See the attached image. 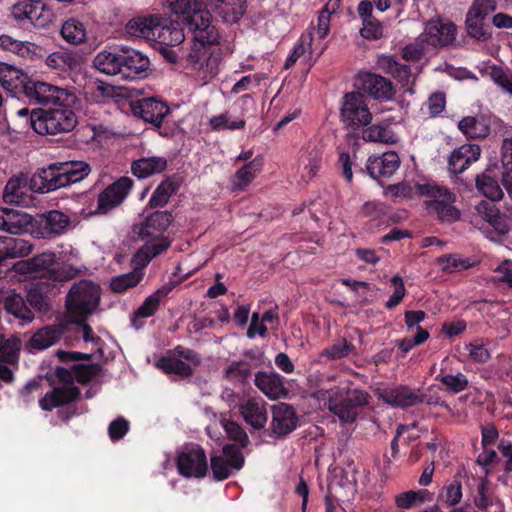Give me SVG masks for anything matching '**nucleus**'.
Returning a JSON list of instances; mask_svg holds the SVG:
<instances>
[{
  "instance_id": "1",
  "label": "nucleus",
  "mask_w": 512,
  "mask_h": 512,
  "mask_svg": "<svg viewBox=\"0 0 512 512\" xmlns=\"http://www.w3.org/2000/svg\"><path fill=\"white\" fill-rule=\"evenodd\" d=\"M169 8L193 37L185 57L186 67L202 71L204 76L218 73L221 61L219 32L206 0H167Z\"/></svg>"
},
{
  "instance_id": "2",
  "label": "nucleus",
  "mask_w": 512,
  "mask_h": 512,
  "mask_svg": "<svg viewBox=\"0 0 512 512\" xmlns=\"http://www.w3.org/2000/svg\"><path fill=\"white\" fill-rule=\"evenodd\" d=\"M512 166V139H504L501 147V165H490L475 176L477 191L490 201L481 200L475 207L477 214L491 227L494 236H503L509 232V217L501 212L495 201L504 196L506 172Z\"/></svg>"
},
{
  "instance_id": "3",
  "label": "nucleus",
  "mask_w": 512,
  "mask_h": 512,
  "mask_svg": "<svg viewBox=\"0 0 512 512\" xmlns=\"http://www.w3.org/2000/svg\"><path fill=\"white\" fill-rule=\"evenodd\" d=\"M94 66L105 74L119 75L124 80H136L148 75L150 61L141 52L121 46L99 52L94 59Z\"/></svg>"
},
{
  "instance_id": "4",
  "label": "nucleus",
  "mask_w": 512,
  "mask_h": 512,
  "mask_svg": "<svg viewBox=\"0 0 512 512\" xmlns=\"http://www.w3.org/2000/svg\"><path fill=\"white\" fill-rule=\"evenodd\" d=\"M84 161H55L38 168L29 179V189L44 194L80 182L90 173Z\"/></svg>"
},
{
  "instance_id": "5",
  "label": "nucleus",
  "mask_w": 512,
  "mask_h": 512,
  "mask_svg": "<svg viewBox=\"0 0 512 512\" xmlns=\"http://www.w3.org/2000/svg\"><path fill=\"white\" fill-rule=\"evenodd\" d=\"M77 97L72 92L58 96L55 103L37 108L32 115L33 131L39 135H57L72 131L77 125L74 105Z\"/></svg>"
},
{
  "instance_id": "6",
  "label": "nucleus",
  "mask_w": 512,
  "mask_h": 512,
  "mask_svg": "<svg viewBox=\"0 0 512 512\" xmlns=\"http://www.w3.org/2000/svg\"><path fill=\"white\" fill-rule=\"evenodd\" d=\"M48 301L47 287L39 283L27 291L25 299L20 294L9 295L4 301V307L9 314L29 323L34 319L31 308L40 313H47L50 310Z\"/></svg>"
},
{
  "instance_id": "7",
  "label": "nucleus",
  "mask_w": 512,
  "mask_h": 512,
  "mask_svg": "<svg viewBox=\"0 0 512 512\" xmlns=\"http://www.w3.org/2000/svg\"><path fill=\"white\" fill-rule=\"evenodd\" d=\"M100 302V287L92 281L83 280L70 289L66 298V307L75 319V323L84 322L93 313Z\"/></svg>"
},
{
  "instance_id": "8",
  "label": "nucleus",
  "mask_w": 512,
  "mask_h": 512,
  "mask_svg": "<svg viewBox=\"0 0 512 512\" xmlns=\"http://www.w3.org/2000/svg\"><path fill=\"white\" fill-rule=\"evenodd\" d=\"M17 73L19 75L16 76L13 89L15 93L22 94L30 103L46 107L55 103L58 96L68 91L50 83L33 79L25 73Z\"/></svg>"
},
{
  "instance_id": "9",
  "label": "nucleus",
  "mask_w": 512,
  "mask_h": 512,
  "mask_svg": "<svg viewBox=\"0 0 512 512\" xmlns=\"http://www.w3.org/2000/svg\"><path fill=\"white\" fill-rule=\"evenodd\" d=\"M340 117L346 128L352 131L371 124L372 113L368 108L364 94L359 91L344 94L340 108Z\"/></svg>"
},
{
  "instance_id": "10",
  "label": "nucleus",
  "mask_w": 512,
  "mask_h": 512,
  "mask_svg": "<svg viewBox=\"0 0 512 512\" xmlns=\"http://www.w3.org/2000/svg\"><path fill=\"white\" fill-rule=\"evenodd\" d=\"M178 473L185 478L202 479L208 472L206 452L199 444L186 445L177 455Z\"/></svg>"
},
{
  "instance_id": "11",
  "label": "nucleus",
  "mask_w": 512,
  "mask_h": 512,
  "mask_svg": "<svg viewBox=\"0 0 512 512\" xmlns=\"http://www.w3.org/2000/svg\"><path fill=\"white\" fill-rule=\"evenodd\" d=\"M12 17L21 24L44 27L52 21L54 13L42 0H21L11 7Z\"/></svg>"
},
{
  "instance_id": "12",
  "label": "nucleus",
  "mask_w": 512,
  "mask_h": 512,
  "mask_svg": "<svg viewBox=\"0 0 512 512\" xmlns=\"http://www.w3.org/2000/svg\"><path fill=\"white\" fill-rule=\"evenodd\" d=\"M271 414L270 425L264 433L275 440L285 439L298 427V415L290 404L279 402L272 405Z\"/></svg>"
},
{
  "instance_id": "13",
  "label": "nucleus",
  "mask_w": 512,
  "mask_h": 512,
  "mask_svg": "<svg viewBox=\"0 0 512 512\" xmlns=\"http://www.w3.org/2000/svg\"><path fill=\"white\" fill-rule=\"evenodd\" d=\"M245 464V457L235 444H226L222 448V455L210 457V468L214 480L224 481L233 471H240Z\"/></svg>"
},
{
  "instance_id": "14",
  "label": "nucleus",
  "mask_w": 512,
  "mask_h": 512,
  "mask_svg": "<svg viewBox=\"0 0 512 512\" xmlns=\"http://www.w3.org/2000/svg\"><path fill=\"white\" fill-rule=\"evenodd\" d=\"M354 85L359 92L378 101H390L396 93L391 80L369 71L358 73Z\"/></svg>"
},
{
  "instance_id": "15",
  "label": "nucleus",
  "mask_w": 512,
  "mask_h": 512,
  "mask_svg": "<svg viewBox=\"0 0 512 512\" xmlns=\"http://www.w3.org/2000/svg\"><path fill=\"white\" fill-rule=\"evenodd\" d=\"M131 109L135 116L153 125L161 136H169L167 131L161 130L163 119L170 112L166 102L156 97H147L132 102Z\"/></svg>"
},
{
  "instance_id": "16",
  "label": "nucleus",
  "mask_w": 512,
  "mask_h": 512,
  "mask_svg": "<svg viewBox=\"0 0 512 512\" xmlns=\"http://www.w3.org/2000/svg\"><path fill=\"white\" fill-rule=\"evenodd\" d=\"M369 394L363 390L350 389L339 400H329V409L341 422L353 423L358 416L359 408L368 404Z\"/></svg>"
},
{
  "instance_id": "17",
  "label": "nucleus",
  "mask_w": 512,
  "mask_h": 512,
  "mask_svg": "<svg viewBox=\"0 0 512 512\" xmlns=\"http://www.w3.org/2000/svg\"><path fill=\"white\" fill-rule=\"evenodd\" d=\"M456 35L457 27L453 22L436 18L425 24L419 39L435 48H443L451 45L456 40Z\"/></svg>"
},
{
  "instance_id": "18",
  "label": "nucleus",
  "mask_w": 512,
  "mask_h": 512,
  "mask_svg": "<svg viewBox=\"0 0 512 512\" xmlns=\"http://www.w3.org/2000/svg\"><path fill=\"white\" fill-rule=\"evenodd\" d=\"M133 180L123 176L108 185L97 198V209L93 214H106L120 205L129 195Z\"/></svg>"
},
{
  "instance_id": "19",
  "label": "nucleus",
  "mask_w": 512,
  "mask_h": 512,
  "mask_svg": "<svg viewBox=\"0 0 512 512\" xmlns=\"http://www.w3.org/2000/svg\"><path fill=\"white\" fill-rule=\"evenodd\" d=\"M173 221V215L169 211H155L148 215L140 224L133 226V233L139 239L147 237L164 236V232Z\"/></svg>"
},
{
  "instance_id": "20",
  "label": "nucleus",
  "mask_w": 512,
  "mask_h": 512,
  "mask_svg": "<svg viewBox=\"0 0 512 512\" xmlns=\"http://www.w3.org/2000/svg\"><path fill=\"white\" fill-rule=\"evenodd\" d=\"M33 217L23 211L0 207V230L8 234L22 235L32 230Z\"/></svg>"
},
{
  "instance_id": "21",
  "label": "nucleus",
  "mask_w": 512,
  "mask_h": 512,
  "mask_svg": "<svg viewBox=\"0 0 512 512\" xmlns=\"http://www.w3.org/2000/svg\"><path fill=\"white\" fill-rule=\"evenodd\" d=\"M141 240L144 241V245L132 258V263L139 268H145L153 258L161 255L171 246V240L165 236L147 237Z\"/></svg>"
},
{
  "instance_id": "22",
  "label": "nucleus",
  "mask_w": 512,
  "mask_h": 512,
  "mask_svg": "<svg viewBox=\"0 0 512 512\" xmlns=\"http://www.w3.org/2000/svg\"><path fill=\"white\" fill-rule=\"evenodd\" d=\"M400 167V158L394 151H388L380 156L369 157L366 165L368 174L376 180L390 178Z\"/></svg>"
},
{
  "instance_id": "23",
  "label": "nucleus",
  "mask_w": 512,
  "mask_h": 512,
  "mask_svg": "<svg viewBox=\"0 0 512 512\" xmlns=\"http://www.w3.org/2000/svg\"><path fill=\"white\" fill-rule=\"evenodd\" d=\"M382 400L395 408H408L420 404V389H413L406 385H397L384 389Z\"/></svg>"
},
{
  "instance_id": "24",
  "label": "nucleus",
  "mask_w": 512,
  "mask_h": 512,
  "mask_svg": "<svg viewBox=\"0 0 512 512\" xmlns=\"http://www.w3.org/2000/svg\"><path fill=\"white\" fill-rule=\"evenodd\" d=\"M481 155L478 144H463L455 148L448 159V168L453 174H461L476 162Z\"/></svg>"
},
{
  "instance_id": "25",
  "label": "nucleus",
  "mask_w": 512,
  "mask_h": 512,
  "mask_svg": "<svg viewBox=\"0 0 512 512\" xmlns=\"http://www.w3.org/2000/svg\"><path fill=\"white\" fill-rule=\"evenodd\" d=\"M80 395V389L76 386L54 387L39 400V406L44 411H52L54 408L77 401Z\"/></svg>"
},
{
  "instance_id": "26",
  "label": "nucleus",
  "mask_w": 512,
  "mask_h": 512,
  "mask_svg": "<svg viewBox=\"0 0 512 512\" xmlns=\"http://www.w3.org/2000/svg\"><path fill=\"white\" fill-rule=\"evenodd\" d=\"M285 378L279 373H266L260 371L256 373L254 384L270 399H279L286 397L288 390L284 384Z\"/></svg>"
},
{
  "instance_id": "27",
  "label": "nucleus",
  "mask_w": 512,
  "mask_h": 512,
  "mask_svg": "<svg viewBox=\"0 0 512 512\" xmlns=\"http://www.w3.org/2000/svg\"><path fill=\"white\" fill-rule=\"evenodd\" d=\"M67 325L59 323L45 326L35 332L26 344L29 350H44L54 345L65 333Z\"/></svg>"
},
{
  "instance_id": "28",
  "label": "nucleus",
  "mask_w": 512,
  "mask_h": 512,
  "mask_svg": "<svg viewBox=\"0 0 512 512\" xmlns=\"http://www.w3.org/2000/svg\"><path fill=\"white\" fill-rule=\"evenodd\" d=\"M36 272H45L49 278L54 281H65L69 279V275L64 268L58 267L57 255L52 251H45L32 257Z\"/></svg>"
},
{
  "instance_id": "29",
  "label": "nucleus",
  "mask_w": 512,
  "mask_h": 512,
  "mask_svg": "<svg viewBox=\"0 0 512 512\" xmlns=\"http://www.w3.org/2000/svg\"><path fill=\"white\" fill-rule=\"evenodd\" d=\"M33 250V244L23 238L0 236V265L9 259L28 256Z\"/></svg>"
},
{
  "instance_id": "30",
  "label": "nucleus",
  "mask_w": 512,
  "mask_h": 512,
  "mask_svg": "<svg viewBox=\"0 0 512 512\" xmlns=\"http://www.w3.org/2000/svg\"><path fill=\"white\" fill-rule=\"evenodd\" d=\"M167 166L168 162L164 157H142L133 161L131 171L135 177L145 179L154 174L162 173L167 169Z\"/></svg>"
},
{
  "instance_id": "31",
  "label": "nucleus",
  "mask_w": 512,
  "mask_h": 512,
  "mask_svg": "<svg viewBox=\"0 0 512 512\" xmlns=\"http://www.w3.org/2000/svg\"><path fill=\"white\" fill-rule=\"evenodd\" d=\"M454 202L441 197L425 201V208L430 214L435 215L440 222L453 223L459 220L461 215L460 210L453 205Z\"/></svg>"
},
{
  "instance_id": "32",
  "label": "nucleus",
  "mask_w": 512,
  "mask_h": 512,
  "mask_svg": "<svg viewBox=\"0 0 512 512\" xmlns=\"http://www.w3.org/2000/svg\"><path fill=\"white\" fill-rule=\"evenodd\" d=\"M69 224V218L58 210H51L39 221V234L42 238L61 234Z\"/></svg>"
},
{
  "instance_id": "33",
  "label": "nucleus",
  "mask_w": 512,
  "mask_h": 512,
  "mask_svg": "<svg viewBox=\"0 0 512 512\" xmlns=\"http://www.w3.org/2000/svg\"><path fill=\"white\" fill-rule=\"evenodd\" d=\"M458 129L470 139H483L490 133V124L484 116H467L458 122Z\"/></svg>"
},
{
  "instance_id": "34",
  "label": "nucleus",
  "mask_w": 512,
  "mask_h": 512,
  "mask_svg": "<svg viewBox=\"0 0 512 512\" xmlns=\"http://www.w3.org/2000/svg\"><path fill=\"white\" fill-rule=\"evenodd\" d=\"M29 181L26 177H14L8 180L3 191V200L8 204L27 205L26 194Z\"/></svg>"
},
{
  "instance_id": "35",
  "label": "nucleus",
  "mask_w": 512,
  "mask_h": 512,
  "mask_svg": "<svg viewBox=\"0 0 512 512\" xmlns=\"http://www.w3.org/2000/svg\"><path fill=\"white\" fill-rule=\"evenodd\" d=\"M486 17L467 11L465 27L467 34L479 42H486L492 37V28L485 22Z\"/></svg>"
},
{
  "instance_id": "36",
  "label": "nucleus",
  "mask_w": 512,
  "mask_h": 512,
  "mask_svg": "<svg viewBox=\"0 0 512 512\" xmlns=\"http://www.w3.org/2000/svg\"><path fill=\"white\" fill-rule=\"evenodd\" d=\"M241 413L245 421L255 429H263L268 420L265 404L254 399H249L241 407Z\"/></svg>"
},
{
  "instance_id": "37",
  "label": "nucleus",
  "mask_w": 512,
  "mask_h": 512,
  "mask_svg": "<svg viewBox=\"0 0 512 512\" xmlns=\"http://www.w3.org/2000/svg\"><path fill=\"white\" fill-rule=\"evenodd\" d=\"M216 13L225 22H237L245 13L246 0H213Z\"/></svg>"
},
{
  "instance_id": "38",
  "label": "nucleus",
  "mask_w": 512,
  "mask_h": 512,
  "mask_svg": "<svg viewBox=\"0 0 512 512\" xmlns=\"http://www.w3.org/2000/svg\"><path fill=\"white\" fill-rule=\"evenodd\" d=\"M379 67L390 74L402 85H407L411 76V69L408 65L400 63L394 56H382L378 60Z\"/></svg>"
},
{
  "instance_id": "39",
  "label": "nucleus",
  "mask_w": 512,
  "mask_h": 512,
  "mask_svg": "<svg viewBox=\"0 0 512 512\" xmlns=\"http://www.w3.org/2000/svg\"><path fill=\"white\" fill-rule=\"evenodd\" d=\"M157 15L137 16L126 24V32L135 37L151 40Z\"/></svg>"
},
{
  "instance_id": "40",
  "label": "nucleus",
  "mask_w": 512,
  "mask_h": 512,
  "mask_svg": "<svg viewBox=\"0 0 512 512\" xmlns=\"http://www.w3.org/2000/svg\"><path fill=\"white\" fill-rule=\"evenodd\" d=\"M179 188V182L175 181L172 177H167L163 180L152 193L148 205L151 208L164 207L170 197L176 193Z\"/></svg>"
},
{
  "instance_id": "41",
  "label": "nucleus",
  "mask_w": 512,
  "mask_h": 512,
  "mask_svg": "<svg viewBox=\"0 0 512 512\" xmlns=\"http://www.w3.org/2000/svg\"><path fill=\"white\" fill-rule=\"evenodd\" d=\"M156 367L165 374H175L183 379L193 375L192 367L176 357L161 356L156 362Z\"/></svg>"
},
{
  "instance_id": "42",
  "label": "nucleus",
  "mask_w": 512,
  "mask_h": 512,
  "mask_svg": "<svg viewBox=\"0 0 512 512\" xmlns=\"http://www.w3.org/2000/svg\"><path fill=\"white\" fill-rule=\"evenodd\" d=\"M143 269L134 264L133 271L114 277L110 283L111 290L116 293H123L137 286L143 278Z\"/></svg>"
},
{
  "instance_id": "43",
  "label": "nucleus",
  "mask_w": 512,
  "mask_h": 512,
  "mask_svg": "<svg viewBox=\"0 0 512 512\" xmlns=\"http://www.w3.org/2000/svg\"><path fill=\"white\" fill-rule=\"evenodd\" d=\"M61 35L66 42L78 45L86 40V29L83 23L74 18H70L63 23Z\"/></svg>"
},
{
  "instance_id": "44",
  "label": "nucleus",
  "mask_w": 512,
  "mask_h": 512,
  "mask_svg": "<svg viewBox=\"0 0 512 512\" xmlns=\"http://www.w3.org/2000/svg\"><path fill=\"white\" fill-rule=\"evenodd\" d=\"M21 341L17 338H0V362L18 365Z\"/></svg>"
},
{
  "instance_id": "45",
  "label": "nucleus",
  "mask_w": 512,
  "mask_h": 512,
  "mask_svg": "<svg viewBox=\"0 0 512 512\" xmlns=\"http://www.w3.org/2000/svg\"><path fill=\"white\" fill-rule=\"evenodd\" d=\"M251 364L247 361H233L225 369V377L230 382L245 384L251 378Z\"/></svg>"
},
{
  "instance_id": "46",
  "label": "nucleus",
  "mask_w": 512,
  "mask_h": 512,
  "mask_svg": "<svg viewBox=\"0 0 512 512\" xmlns=\"http://www.w3.org/2000/svg\"><path fill=\"white\" fill-rule=\"evenodd\" d=\"M45 63L48 67L59 71L73 70L78 64L74 54L66 51L51 53L47 56Z\"/></svg>"
},
{
  "instance_id": "47",
  "label": "nucleus",
  "mask_w": 512,
  "mask_h": 512,
  "mask_svg": "<svg viewBox=\"0 0 512 512\" xmlns=\"http://www.w3.org/2000/svg\"><path fill=\"white\" fill-rule=\"evenodd\" d=\"M263 165L262 157H255L236 172L237 186L243 188L250 184Z\"/></svg>"
},
{
  "instance_id": "48",
  "label": "nucleus",
  "mask_w": 512,
  "mask_h": 512,
  "mask_svg": "<svg viewBox=\"0 0 512 512\" xmlns=\"http://www.w3.org/2000/svg\"><path fill=\"white\" fill-rule=\"evenodd\" d=\"M362 139L365 142H394L387 126L379 124L367 125V127L362 130Z\"/></svg>"
},
{
  "instance_id": "49",
  "label": "nucleus",
  "mask_w": 512,
  "mask_h": 512,
  "mask_svg": "<svg viewBox=\"0 0 512 512\" xmlns=\"http://www.w3.org/2000/svg\"><path fill=\"white\" fill-rule=\"evenodd\" d=\"M301 163L304 165V169L307 170V174H303L302 178L308 182L319 171L322 164V155L317 149H312L301 156Z\"/></svg>"
},
{
  "instance_id": "50",
  "label": "nucleus",
  "mask_w": 512,
  "mask_h": 512,
  "mask_svg": "<svg viewBox=\"0 0 512 512\" xmlns=\"http://www.w3.org/2000/svg\"><path fill=\"white\" fill-rule=\"evenodd\" d=\"M417 192L422 195L432 199H439L441 197H445L450 201H456V194L453 193L448 188L443 186H439L434 183H424L416 185Z\"/></svg>"
},
{
  "instance_id": "51",
  "label": "nucleus",
  "mask_w": 512,
  "mask_h": 512,
  "mask_svg": "<svg viewBox=\"0 0 512 512\" xmlns=\"http://www.w3.org/2000/svg\"><path fill=\"white\" fill-rule=\"evenodd\" d=\"M246 122L244 119L229 120V113H221L213 116L209 120V126L213 131L221 130H240L245 128Z\"/></svg>"
},
{
  "instance_id": "52",
  "label": "nucleus",
  "mask_w": 512,
  "mask_h": 512,
  "mask_svg": "<svg viewBox=\"0 0 512 512\" xmlns=\"http://www.w3.org/2000/svg\"><path fill=\"white\" fill-rule=\"evenodd\" d=\"M72 371L74 380L80 384H87L100 373L101 366L98 363L73 364Z\"/></svg>"
},
{
  "instance_id": "53",
  "label": "nucleus",
  "mask_w": 512,
  "mask_h": 512,
  "mask_svg": "<svg viewBox=\"0 0 512 512\" xmlns=\"http://www.w3.org/2000/svg\"><path fill=\"white\" fill-rule=\"evenodd\" d=\"M436 380L441 382L452 393H460L468 387L467 377L460 372L456 375L440 374L436 377Z\"/></svg>"
},
{
  "instance_id": "54",
  "label": "nucleus",
  "mask_w": 512,
  "mask_h": 512,
  "mask_svg": "<svg viewBox=\"0 0 512 512\" xmlns=\"http://www.w3.org/2000/svg\"><path fill=\"white\" fill-rule=\"evenodd\" d=\"M169 25H171V19L157 15V21L154 25L153 34L151 40L170 46L172 43L171 32H169Z\"/></svg>"
},
{
  "instance_id": "55",
  "label": "nucleus",
  "mask_w": 512,
  "mask_h": 512,
  "mask_svg": "<svg viewBox=\"0 0 512 512\" xmlns=\"http://www.w3.org/2000/svg\"><path fill=\"white\" fill-rule=\"evenodd\" d=\"M224 430L230 440L235 441L238 445L237 447L245 448L249 443V438L245 430L234 421H226L224 423Z\"/></svg>"
},
{
  "instance_id": "56",
  "label": "nucleus",
  "mask_w": 512,
  "mask_h": 512,
  "mask_svg": "<svg viewBox=\"0 0 512 512\" xmlns=\"http://www.w3.org/2000/svg\"><path fill=\"white\" fill-rule=\"evenodd\" d=\"M312 40H313V36L311 33L301 35L299 42L296 44L292 53L286 59L285 68H290L291 66H293L297 62V60L302 55H304L307 47L309 49H311Z\"/></svg>"
},
{
  "instance_id": "57",
  "label": "nucleus",
  "mask_w": 512,
  "mask_h": 512,
  "mask_svg": "<svg viewBox=\"0 0 512 512\" xmlns=\"http://www.w3.org/2000/svg\"><path fill=\"white\" fill-rule=\"evenodd\" d=\"M353 349L354 345L352 343L347 342L346 339H341L340 341L323 350L321 355L327 357L328 359H341L348 356Z\"/></svg>"
},
{
  "instance_id": "58",
  "label": "nucleus",
  "mask_w": 512,
  "mask_h": 512,
  "mask_svg": "<svg viewBox=\"0 0 512 512\" xmlns=\"http://www.w3.org/2000/svg\"><path fill=\"white\" fill-rule=\"evenodd\" d=\"M363 27L360 29V34L367 40H378L383 35V26L375 17L362 21Z\"/></svg>"
},
{
  "instance_id": "59",
  "label": "nucleus",
  "mask_w": 512,
  "mask_h": 512,
  "mask_svg": "<svg viewBox=\"0 0 512 512\" xmlns=\"http://www.w3.org/2000/svg\"><path fill=\"white\" fill-rule=\"evenodd\" d=\"M424 43L418 38L415 42L407 44L402 49V58L406 62L420 61L425 54Z\"/></svg>"
},
{
  "instance_id": "60",
  "label": "nucleus",
  "mask_w": 512,
  "mask_h": 512,
  "mask_svg": "<svg viewBox=\"0 0 512 512\" xmlns=\"http://www.w3.org/2000/svg\"><path fill=\"white\" fill-rule=\"evenodd\" d=\"M437 262L442 266V270L448 273L459 271L461 269H467L470 267V263L467 259H458L453 256H440L437 259Z\"/></svg>"
},
{
  "instance_id": "61",
  "label": "nucleus",
  "mask_w": 512,
  "mask_h": 512,
  "mask_svg": "<svg viewBox=\"0 0 512 512\" xmlns=\"http://www.w3.org/2000/svg\"><path fill=\"white\" fill-rule=\"evenodd\" d=\"M128 431L129 422L123 417H118L108 426V435L113 442L121 440Z\"/></svg>"
},
{
  "instance_id": "62",
  "label": "nucleus",
  "mask_w": 512,
  "mask_h": 512,
  "mask_svg": "<svg viewBox=\"0 0 512 512\" xmlns=\"http://www.w3.org/2000/svg\"><path fill=\"white\" fill-rule=\"evenodd\" d=\"M491 78L505 92L512 95V75L508 74L501 67H493Z\"/></svg>"
},
{
  "instance_id": "63",
  "label": "nucleus",
  "mask_w": 512,
  "mask_h": 512,
  "mask_svg": "<svg viewBox=\"0 0 512 512\" xmlns=\"http://www.w3.org/2000/svg\"><path fill=\"white\" fill-rule=\"evenodd\" d=\"M160 302L152 294L148 296L142 305L135 311V315L141 318L153 316L159 309Z\"/></svg>"
},
{
  "instance_id": "64",
  "label": "nucleus",
  "mask_w": 512,
  "mask_h": 512,
  "mask_svg": "<svg viewBox=\"0 0 512 512\" xmlns=\"http://www.w3.org/2000/svg\"><path fill=\"white\" fill-rule=\"evenodd\" d=\"M496 8V0H474L468 11L487 18Z\"/></svg>"
}]
</instances>
